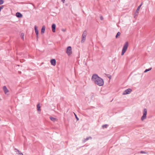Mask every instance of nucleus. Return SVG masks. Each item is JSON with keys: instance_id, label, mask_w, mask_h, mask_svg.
Listing matches in <instances>:
<instances>
[{"instance_id": "nucleus-23", "label": "nucleus", "mask_w": 155, "mask_h": 155, "mask_svg": "<svg viewBox=\"0 0 155 155\" xmlns=\"http://www.w3.org/2000/svg\"><path fill=\"white\" fill-rule=\"evenodd\" d=\"M140 153L142 154H146L147 153L146 152L143 151H141Z\"/></svg>"}, {"instance_id": "nucleus-7", "label": "nucleus", "mask_w": 155, "mask_h": 155, "mask_svg": "<svg viewBox=\"0 0 155 155\" xmlns=\"http://www.w3.org/2000/svg\"><path fill=\"white\" fill-rule=\"evenodd\" d=\"M3 89L5 94L9 92V91L7 89L5 86L3 87Z\"/></svg>"}, {"instance_id": "nucleus-22", "label": "nucleus", "mask_w": 155, "mask_h": 155, "mask_svg": "<svg viewBox=\"0 0 155 155\" xmlns=\"http://www.w3.org/2000/svg\"><path fill=\"white\" fill-rule=\"evenodd\" d=\"M21 37L22 39H24V34L23 33H21Z\"/></svg>"}, {"instance_id": "nucleus-27", "label": "nucleus", "mask_w": 155, "mask_h": 155, "mask_svg": "<svg viewBox=\"0 0 155 155\" xmlns=\"http://www.w3.org/2000/svg\"><path fill=\"white\" fill-rule=\"evenodd\" d=\"M61 1L63 3H65V0H61Z\"/></svg>"}, {"instance_id": "nucleus-1", "label": "nucleus", "mask_w": 155, "mask_h": 155, "mask_svg": "<svg viewBox=\"0 0 155 155\" xmlns=\"http://www.w3.org/2000/svg\"><path fill=\"white\" fill-rule=\"evenodd\" d=\"M91 80L95 84L99 86H102L104 84L103 80L96 74H93L91 77Z\"/></svg>"}, {"instance_id": "nucleus-25", "label": "nucleus", "mask_w": 155, "mask_h": 155, "mask_svg": "<svg viewBox=\"0 0 155 155\" xmlns=\"http://www.w3.org/2000/svg\"><path fill=\"white\" fill-rule=\"evenodd\" d=\"M74 114V115H75V117L76 118V119H77V120H79V119L78 118V117H77V115L75 114Z\"/></svg>"}, {"instance_id": "nucleus-3", "label": "nucleus", "mask_w": 155, "mask_h": 155, "mask_svg": "<svg viewBox=\"0 0 155 155\" xmlns=\"http://www.w3.org/2000/svg\"><path fill=\"white\" fill-rule=\"evenodd\" d=\"M87 34V32L86 30L84 31L82 37L81 43H84L86 40V36Z\"/></svg>"}, {"instance_id": "nucleus-5", "label": "nucleus", "mask_w": 155, "mask_h": 155, "mask_svg": "<svg viewBox=\"0 0 155 155\" xmlns=\"http://www.w3.org/2000/svg\"><path fill=\"white\" fill-rule=\"evenodd\" d=\"M66 53L68 55H70L72 54V48L71 46H68L67 49Z\"/></svg>"}, {"instance_id": "nucleus-10", "label": "nucleus", "mask_w": 155, "mask_h": 155, "mask_svg": "<svg viewBox=\"0 0 155 155\" xmlns=\"http://www.w3.org/2000/svg\"><path fill=\"white\" fill-rule=\"evenodd\" d=\"M34 28H35V30L36 34L37 35V38H38V29H37V27L36 26H35Z\"/></svg>"}, {"instance_id": "nucleus-18", "label": "nucleus", "mask_w": 155, "mask_h": 155, "mask_svg": "<svg viewBox=\"0 0 155 155\" xmlns=\"http://www.w3.org/2000/svg\"><path fill=\"white\" fill-rule=\"evenodd\" d=\"M15 149L17 150V152H18V154H20L21 155H23V153H21L20 151L18 150H17L16 149Z\"/></svg>"}, {"instance_id": "nucleus-20", "label": "nucleus", "mask_w": 155, "mask_h": 155, "mask_svg": "<svg viewBox=\"0 0 155 155\" xmlns=\"http://www.w3.org/2000/svg\"><path fill=\"white\" fill-rule=\"evenodd\" d=\"M108 125L107 124H104L102 125L103 128H107V127Z\"/></svg>"}, {"instance_id": "nucleus-24", "label": "nucleus", "mask_w": 155, "mask_h": 155, "mask_svg": "<svg viewBox=\"0 0 155 155\" xmlns=\"http://www.w3.org/2000/svg\"><path fill=\"white\" fill-rule=\"evenodd\" d=\"M4 7V5H2V6H0V12H1V9L3 8Z\"/></svg>"}, {"instance_id": "nucleus-9", "label": "nucleus", "mask_w": 155, "mask_h": 155, "mask_svg": "<svg viewBox=\"0 0 155 155\" xmlns=\"http://www.w3.org/2000/svg\"><path fill=\"white\" fill-rule=\"evenodd\" d=\"M56 28V25L55 24H53L52 25V31L53 32H55Z\"/></svg>"}, {"instance_id": "nucleus-19", "label": "nucleus", "mask_w": 155, "mask_h": 155, "mask_svg": "<svg viewBox=\"0 0 155 155\" xmlns=\"http://www.w3.org/2000/svg\"><path fill=\"white\" fill-rule=\"evenodd\" d=\"M151 69V68H150L148 69H146L145 70V71H144V73L150 71V70Z\"/></svg>"}, {"instance_id": "nucleus-4", "label": "nucleus", "mask_w": 155, "mask_h": 155, "mask_svg": "<svg viewBox=\"0 0 155 155\" xmlns=\"http://www.w3.org/2000/svg\"><path fill=\"white\" fill-rule=\"evenodd\" d=\"M147 114V110L146 109H144L143 111V115L141 118V120L143 121L144 120L146 119Z\"/></svg>"}, {"instance_id": "nucleus-2", "label": "nucleus", "mask_w": 155, "mask_h": 155, "mask_svg": "<svg viewBox=\"0 0 155 155\" xmlns=\"http://www.w3.org/2000/svg\"><path fill=\"white\" fill-rule=\"evenodd\" d=\"M128 46V42H126L125 43L124 47L123 48L122 52H121V55H123L124 53L126 52V51L127 50V48Z\"/></svg>"}, {"instance_id": "nucleus-12", "label": "nucleus", "mask_w": 155, "mask_h": 155, "mask_svg": "<svg viewBox=\"0 0 155 155\" xmlns=\"http://www.w3.org/2000/svg\"><path fill=\"white\" fill-rule=\"evenodd\" d=\"M45 26H43L41 28V34H43L45 31Z\"/></svg>"}, {"instance_id": "nucleus-16", "label": "nucleus", "mask_w": 155, "mask_h": 155, "mask_svg": "<svg viewBox=\"0 0 155 155\" xmlns=\"http://www.w3.org/2000/svg\"><path fill=\"white\" fill-rule=\"evenodd\" d=\"M50 119L51 121H55L57 119L56 118L52 117H50Z\"/></svg>"}, {"instance_id": "nucleus-11", "label": "nucleus", "mask_w": 155, "mask_h": 155, "mask_svg": "<svg viewBox=\"0 0 155 155\" xmlns=\"http://www.w3.org/2000/svg\"><path fill=\"white\" fill-rule=\"evenodd\" d=\"M16 16L18 18H21L22 17V15L19 12H17L16 14Z\"/></svg>"}, {"instance_id": "nucleus-26", "label": "nucleus", "mask_w": 155, "mask_h": 155, "mask_svg": "<svg viewBox=\"0 0 155 155\" xmlns=\"http://www.w3.org/2000/svg\"><path fill=\"white\" fill-rule=\"evenodd\" d=\"M100 19L101 20H103L104 19V18L102 16L100 17Z\"/></svg>"}, {"instance_id": "nucleus-17", "label": "nucleus", "mask_w": 155, "mask_h": 155, "mask_svg": "<svg viewBox=\"0 0 155 155\" xmlns=\"http://www.w3.org/2000/svg\"><path fill=\"white\" fill-rule=\"evenodd\" d=\"M120 34H121V33L120 32H118L117 33V35L116 36V38H118V36L120 35Z\"/></svg>"}, {"instance_id": "nucleus-6", "label": "nucleus", "mask_w": 155, "mask_h": 155, "mask_svg": "<svg viewBox=\"0 0 155 155\" xmlns=\"http://www.w3.org/2000/svg\"><path fill=\"white\" fill-rule=\"evenodd\" d=\"M132 91V90L130 88H128L127 90H125L124 91L123 93V95H126L127 94H129L131 91Z\"/></svg>"}, {"instance_id": "nucleus-13", "label": "nucleus", "mask_w": 155, "mask_h": 155, "mask_svg": "<svg viewBox=\"0 0 155 155\" xmlns=\"http://www.w3.org/2000/svg\"><path fill=\"white\" fill-rule=\"evenodd\" d=\"M37 110L38 112L41 111V107L40 106V104L39 103H38L37 105Z\"/></svg>"}, {"instance_id": "nucleus-29", "label": "nucleus", "mask_w": 155, "mask_h": 155, "mask_svg": "<svg viewBox=\"0 0 155 155\" xmlns=\"http://www.w3.org/2000/svg\"><path fill=\"white\" fill-rule=\"evenodd\" d=\"M62 31H65V30L64 29H63L62 30Z\"/></svg>"}, {"instance_id": "nucleus-21", "label": "nucleus", "mask_w": 155, "mask_h": 155, "mask_svg": "<svg viewBox=\"0 0 155 155\" xmlns=\"http://www.w3.org/2000/svg\"><path fill=\"white\" fill-rule=\"evenodd\" d=\"M4 3V1L3 0H0V5H2Z\"/></svg>"}, {"instance_id": "nucleus-8", "label": "nucleus", "mask_w": 155, "mask_h": 155, "mask_svg": "<svg viewBox=\"0 0 155 155\" xmlns=\"http://www.w3.org/2000/svg\"><path fill=\"white\" fill-rule=\"evenodd\" d=\"M51 65L55 66L56 65V60L55 59H52L51 60Z\"/></svg>"}, {"instance_id": "nucleus-15", "label": "nucleus", "mask_w": 155, "mask_h": 155, "mask_svg": "<svg viewBox=\"0 0 155 155\" xmlns=\"http://www.w3.org/2000/svg\"><path fill=\"white\" fill-rule=\"evenodd\" d=\"M141 7V5H139L137 8L136 10V13H139V9Z\"/></svg>"}, {"instance_id": "nucleus-14", "label": "nucleus", "mask_w": 155, "mask_h": 155, "mask_svg": "<svg viewBox=\"0 0 155 155\" xmlns=\"http://www.w3.org/2000/svg\"><path fill=\"white\" fill-rule=\"evenodd\" d=\"M89 139H91L92 137H88L87 138H86L84 139V140L83 141L84 142H85L87 141Z\"/></svg>"}, {"instance_id": "nucleus-28", "label": "nucleus", "mask_w": 155, "mask_h": 155, "mask_svg": "<svg viewBox=\"0 0 155 155\" xmlns=\"http://www.w3.org/2000/svg\"><path fill=\"white\" fill-rule=\"evenodd\" d=\"M143 5V3H141L140 4V5H141V6H142V5Z\"/></svg>"}]
</instances>
